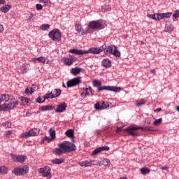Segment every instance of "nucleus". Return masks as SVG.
Returning a JSON list of instances; mask_svg holds the SVG:
<instances>
[{
    "label": "nucleus",
    "mask_w": 179,
    "mask_h": 179,
    "mask_svg": "<svg viewBox=\"0 0 179 179\" xmlns=\"http://www.w3.org/2000/svg\"><path fill=\"white\" fill-rule=\"evenodd\" d=\"M87 29L89 30H101V29H103V27L101 21L97 20L89 22Z\"/></svg>",
    "instance_id": "10"
},
{
    "label": "nucleus",
    "mask_w": 179,
    "mask_h": 179,
    "mask_svg": "<svg viewBox=\"0 0 179 179\" xmlns=\"http://www.w3.org/2000/svg\"><path fill=\"white\" fill-rule=\"evenodd\" d=\"M8 103H3L0 105V108H1V111H9V110H14L16 108L17 106H19V101L14 98L13 99H10Z\"/></svg>",
    "instance_id": "4"
},
{
    "label": "nucleus",
    "mask_w": 179,
    "mask_h": 179,
    "mask_svg": "<svg viewBox=\"0 0 179 179\" xmlns=\"http://www.w3.org/2000/svg\"><path fill=\"white\" fill-rule=\"evenodd\" d=\"M54 106H52V105H46L41 106L39 110L41 111H51V110H54Z\"/></svg>",
    "instance_id": "25"
},
{
    "label": "nucleus",
    "mask_w": 179,
    "mask_h": 179,
    "mask_svg": "<svg viewBox=\"0 0 179 179\" xmlns=\"http://www.w3.org/2000/svg\"><path fill=\"white\" fill-rule=\"evenodd\" d=\"M48 36L52 40V41H61L62 38V34H61V31L58 29L50 31Z\"/></svg>",
    "instance_id": "6"
},
{
    "label": "nucleus",
    "mask_w": 179,
    "mask_h": 179,
    "mask_svg": "<svg viewBox=\"0 0 179 179\" xmlns=\"http://www.w3.org/2000/svg\"><path fill=\"white\" fill-rule=\"evenodd\" d=\"M101 65L103 68H111V61L108 59H103L101 62Z\"/></svg>",
    "instance_id": "21"
},
{
    "label": "nucleus",
    "mask_w": 179,
    "mask_h": 179,
    "mask_svg": "<svg viewBox=\"0 0 179 179\" xmlns=\"http://www.w3.org/2000/svg\"><path fill=\"white\" fill-rule=\"evenodd\" d=\"M40 3H44L45 6H49L51 5V1L50 0H39Z\"/></svg>",
    "instance_id": "42"
},
{
    "label": "nucleus",
    "mask_w": 179,
    "mask_h": 179,
    "mask_svg": "<svg viewBox=\"0 0 179 179\" xmlns=\"http://www.w3.org/2000/svg\"><path fill=\"white\" fill-rule=\"evenodd\" d=\"M49 134H50V138H52V139H55V130L50 128L49 129Z\"/></svg>",
    "instance_id": "41"
},
{
    "label": "nucleus",
    "mask_w": 179,
    "mask_h": 179,
    "mask_svg": "<svg viewBox=\"0 0 179 179\" xmlns=\"http://www.w3.org/2000/svg\"><path fill=\"white\" fill-rule=\"evenodd\" d=\"M5 2V0H0V5H4Z\"/></svg>",
    "instance_id": "58"
},
{
    "label": "nucleus",
    "mask_w": 179,
    "mask_h": 179,
    "mask_svg": "<svg viewBox=\"0 0 179 179\" xmlns=\"http://www.w3.org/2000/svg\"><path fill=\"white\" fill-rule=\"evenodd\" d=\"M13 174H15V176H25V174H27L29 173V166H24L22 167H17L15 168L13 171Z\"/></svg>",
    "instance_id": "8"
},
{
    "label": "nucleus",
    "mask_w": 179,
    "mask_h": 179,
    "mask_svg": "<svg viewBox=\"0 0 179 179\" xmlns=\"http://www.w3.org/2000/svg\"><path fill=\"white\" fill-rule=\"evenodd\" d=\"M160 111H162V108H157V109L154 110L155 113H159Z\"/></svg>",
    "instance_id": "56"
},
{
    "label": "nucleus",
    "mask_w": 179,
    "mask_h": 179,
    "mask_svg": "<svg viewBox=\"0 0 179 179\" xmlns=\"http://www.w3.org/2000/svg\"><path fill=\"white\" fill-rule=\"evenodd\" d=\"M64 162H65L64 158L55 159L52 160V163H53V164H62V163H64Z\"/></svg>",
    "instance_id": "33"
},
{
    "label": "nucleus",
    "mask_w": 179,
    "mask_h": 179,
    "mask_svg": "<svg viewBox=\"0 0 179 179\" xmlns=\"http://www.w3.org/2000/svg\"><path fill=\"white\" fill-rule=\"evenodd\" d=\"M140 171L141 174L145 175V174H149L150 173V169H149L147 167L141 168L140 169Z\"/></svg>",
    "instance_id": "34"
},
{
    "label": "nucleus",
    "mask_w": 179,
    "mask_h": 179,
    "mask_svg": "<svg viewBox=\"0 0 179 179\" xmlns=\"http://www.w3.org/2000/svg\"><path fill=\"white\" fill-rule=\"evenodd\" d=\"M51 93L53 99H55V97H59V96H61V90L55 89L51 91Z\"/></svg>",
    "instance_id": "27"
},
{
    "label": "nucleus",
    "mask_w": 179,
    "mask_h": 179,
    "mask_svg": "<svg viewBox=\"0 0 179 179\" xmlns=\"http://www.w3.org/2000/svg\"><path fill=\"white\" fill-rule=\"evenodd\" d=\"M81 79H82V77H76L71 79L66 83L67 87H75V86H78V85H80L82 82Z\"/></svg>",
    "instance_id": "13"
},
{
    "label": "nucleus",
    "mask_w": 179,
    "mask_h": 179,
    "mask_svg": "<svg viewBox=\"0 0 179 179\" xmlns=\"http://www.w3.org/2000/svg\"><path fill=\"white\" fill-rule=\"evenodd\" d=\"M40 132V129H31L29 131L22 133L20 135V138H29L30 136H37V134Z\"/></svg>",
    "instance_id": "11"
},
{
    "label": "nucleus",
    "mask_w": 179,
    "mask_h": 179,
    "mask_svg": "<svg viewBox=\"0 0 179 179\" xmlns=\"http://www.w3.org/2000/svg\"><path fill=\"white\" fill-rule=\"evenodd\" d=\"M107 150H110V148L108 146L99 147L92 151V156H94V155H97V153H100L101 152H107Z\"/></svg>",
    "instance_id": "18"
},
{
    "label": "nucleus",
    "mask_w": 179,
    "mask_h": 179,
    "mask_svg": "<svg viewBox=\"0 0 179 179\" xmlns=\"http://www.w3.org/2000/svg\"><path fill=\"white\" fill-rule=\"evenodd\" d=\"M172 13H158V19L159 20H162V19H169L171 17Z\"/></svg>",
    "instance_id": "20"
},
{
    "label": "nucleus",
    "mask_w": 179,
    "mask_h": 179,
    "mask_svg": "<svg viewBox=\"0 0 179 179\" xmlns=\"http://www.w3.org/2000/svg\"><path fill=\"white\" fill-rule=\"evenodd\" d=\"M4 30H5V29L3 28V25L0 24V33H3Z\"/></svg>",
    "instance_id": "55"
},
{
    "label": "nucleus",
    "mask_w": 179,
    "mask_h": 179,
    "mask_svg": "<svg viewBox=\"0 0 179 179\" xmlns=\"http://www.w3.org/2000/svg\"><path fill=\"white\" fill-rule=\"evenodd\" d=\"M65 135L67 136L69 138H73V130L69 129L65 132Z\"/></svg>",
    "instance_id": "36"
},
{
    "label": "nucleus",
    "mask_w": 179,
    "mask_h": 179,
    "mask_svg": "<svg viewBox=\"0 0 179 179\" xmlns=\"http://www.w3.org/2000/svg\"><path fill=\"white\" fill-rule=\"evenodd\" d=\"M163 121L162 118H159L156 120L155 121L153 122V124L154 125H159L160 124H162V122Z\"/></svg>",
    "instance_id": "46"
},
{
    "label": "nucleus",
    "mask_w": 179,
    "mask_h": 179,
    "mask_svg": "<svg viewBox=\"0 0 179 179\" xmlns=\"http://www.w3.org/2000/svg\"><path fill=\"white\" fill-rule=\"evenodd\" d=\"M138 129H141V131H153L149 127H145L143 128L142 127H138L136 124H132L129 127L124 129V131L127 132V134H129V135H130L131 136L136 137L140 136L138 133L136 132V131H138Z\"/></svg>",
    "instance_id": "3"
},
{
    "label": "nucleus",
    "mask_w": 179,
    "mask_h": 179,
    "mask_svg": "<svg viewBox=\"0 0 179 179\" xmlns=\"http://www.w3.org/2000/svg\"><path fill=\"white\" fill-rule=\"evenodd\" d=\"M29 68H30V64H24L21 66L20 69L22 71V73L24 75L25 73H27V71L29 70Z\"/></svg>",
    "instance_id": "29"
},
{
    "label": "nucleus",
    "mask_w": 179,
    "mask_h": 179,
    "mask_svg": "<svg viewBox=\"0 0 179 179\" xmlns=\"http://www.w3.org/2000/svg\"><path fill=\"white\" fill-rule=\"evenodd\" d=\"M148 17L150 19H153V20H159V13H155L152 15H148Z\"/></svg>",
    "instance_id": "35"
},
{
    "label": "nucleus",
    "mask_w": 179,
    "mask_h": 179,
    "mask_svg": "<svg viewBox=\"0 0 179 179\" xmlns=\"http://www.w3.org/2000/svg\"><path fill=\"white\" fill-rule=\"evenodd\" d=\"M58 148L62 149L66 153V152H75L76 150V145L69 141H64L58 144Z\"/></svg>",
    "instance_id": "5"
},
{
    "label": "nucleus",
    "mask_w": 179,
    "mask_h": 179,
    "mask_svg": "<svg viewBox=\"0 0 179 179\" xmlns=\"http://www.w3.org/2000/svg\"><path fill=\"white\" fill-rule=\"evenodd\" d=\"M103 50H105L106 52H108V54H111L112 55H114V57H121V52L118 51V49H117V47L115 45L105 47Z\"/></svg>",
    "instance_id": "9"
},
{
    "label": "nucleus",
    "mask_w": 179,
    "mask_h": 179,
    "mask_svg": "<svg viewBox=\"0 0 179 179\" xmlns=\"http://www.w3.org/2000/svg\"><path fill=\"white\" fill-rule=\"evenodd\" d=\"M76 57L73 55H69L68 57H64L62 59V62L66 66H71V65H73L75 62H76Z\"/></svg>",
    "instance_id": "12"
},
{
    "label": "nucleus",
    "mask_w": 179,
    "mask_h": 179,
    "mask_svg": "<svg viewBox=\"0 0 179 179\" xmlns=\"http://www.w3.org/2000/svg\"><path fill=\"white\" fill-rule=\"evenodd\" d=\"M45 101V99H43L41 97H38L36 99V103H44Z\"/></svg>",
    "instance_id": "52"
},
{
    "label": "nucleus",
    "mask_w": 179,
    "mask_h": 179,
    "mask_svg": "<svg viewBox=\"0 0 179 179\" xmlns=\"http://www.w3.org/2000/svg\"><path fill=\"white\" fill-rule=\"evenodd\" d=\"M34 16V15L33 13H30L29 15L28 16V20L29 22H31L33 20H34V18H33V17Z\"/></svg>",
    "instance_id": "51"
},
{
    "label": "nucleus",
    "mask_w": 179,
    "mask_h": 179,
    "mask_svg": "<svg viewBox=\"0 0 179 179\" xmlns=\"http://www.w3.org/2000/svg\"><path fill=\"white\" fill-rule=\"evenodd\" d=\"M63 87H66V86H65V84H63Z\"/></svg>",
    "instance_id": "61"
},
{
    "label": "nucleus",
    "mask_w": 179,
    "mask_h": 179,
    "mask_svg": "<svg viewBox=\"0 0 179 179\" xmlns=\"http://www.w3.org/2000/svg\"><path fill=\"white\" fill-rule=\"evenodd\" d=\"M44 141H47L48 142H52V141H54V138H52V137H48L45 136L44 138Z\"/></svg>",
    "instance_id": "53"
},
{
    "label": "nucleus",
    "mask_w": 179,
    "mask_h": 179,
    "mask_svg": "<svg viewBox=\"0 0 179 179\" xmlns=\"http://www.w3.org/2000/svg\"><path fill=\"white\" fill-rule=\"evenodd\" d=\"M10 8H12V6L9 4L4 5L0 8V12H2L3 13H8V12L10 10Z\"/></svg>",
    "instance_id": "24"
},
{
    "label": "nucleus",
    "mask_w": 179,
    "mask_h": 179,
    "mask_svg": "<svg viewBox=\"0 0 179 179\" xmlns=\"http://www.w3.org/2000/svg\"><path fill=\"white\" fill-rule=\"evenodd\" d=\"M66 110V103L62 102L57 106L56 108H55V111L56 113H64Z\"/></svg>",
    "instance_id": "17"
},
{
    "label": "nucleus",
    "mask_w": 179,
    "mask_h": 179,
    "mask_svg": "<svg viewBox=\"0 0 179 179\" xmlns=\"http://www.w3.org/2000/svg\"><path fill=\"white\" fill-rule=\"evenodd\" d=\"M101 166H110V161L108 159H103L102 161H101Z\"/></svg>",
    "instance_id": "38"
},
{
    "label": "nucleus",
    "mask_w": 179,
    "mask_h": 179,
    "mask_svg": "<svg viewBox=\"0 0 179 179\" xmlns=\"http://www.w3.org/2000/svg\"><path fill=\"white\" fill-rule=\"evenodd\" d=\"M79 166L80 167H92V163L90 161H83L78 162Z\"/></svg>",
    "instance_id": "28"
},
{
    "label": "nucleus",
    "mask_w": 179,
    "mask_h": 179,
    "mask_svg": "<svg viewBox=\"0 0 179 179\" xmlns=\"http://www.w3.org/2000/svg\"><path fill=\"white\" fill-rule=\"evenodd\" d=\"M84 93L85 96H93V90H92V87H86Z\"/></svg>",
    "instance_id": "30"
},
{
    "label": "nucleus",
    "mask_w": 179,
    "mask_h": 179,
    "mask_svg": "<svg viewBox=\"0 0 179 179\" xmlns=\"http://www.w3.org/2000/svg\"><path fill=\"white\" fill-rule=\"evenodd\" d=\"M36 8L37 10H41V9H43V6L41 4H36Z\"/></svg>",
    "instance_id": "54"
},
{
    "label": "nucleus",
    "mask_w": 179,
    "mask_h": 179,
    "mask_svg": "<svg viewBox=\"0 0 179 179\" xmlns=\"http://www.w3.org/2000/svg\"><path fill=\"white\" fill-rule=\"evenodd\" d=\"M143 104H146V101L145 99H141V101H137L136 103V106L139 107L141 106H143Z\"/></svg>",
    "instance_id": "39"
},
{
    "label": "nucleus",
    "mask_w": 179,
    "mask_h": 179,
    "mask_svg": "<svg viewBox=\"0 0 179 179\" xmlns=\"http://www.w3.org/2000/svg\"><path fill=\"white\" fill-rule=\"evenodd\" d=\"M92 85L94 87H98L99 92H101V90H108L109 92H115V93H118L121 92V87H120L106 86V85L101 86V81L99 80H94L92 82Z\"/></svg>",
    "instance_id": "2"
},
{
    "label": "nucleus",
    "mask_w": 179,
    "mask_h": 179,
    "mask_svg": "<svg viewBox=\"0 0 179 179\" xmlns=\"http://www.w3.org/2000/svg\"><path fill=\"white\" fill-rule=\"evenodd\" d=\"M110 107L109 102H106L104 101H99L96 103L94 104V108L95 110H106Z\"/></svg>",
    "instance_id": "15"
},
{
    "label": "nucleus",
    "mask_w": 179,
    "mask_h": 179,
    "mask_svg": "<svg viewBox=\"0 0 179 179\" xmlns=\"http://www.w3.org/2000/svg\"><path fill=\"white\" fill-rule=\"evenodd\" d=\"M31 61L32 62H34V64H36L37 61L40 62V64H45L46 59L44 57H40L32 58Z\"/></svg>",
    "instance_id": "22"
},
{
    "label": "nucleus",
    "mask_w": 179,
    "mask_h": 179,
    "mask_svg": "<svg viewBox=\"0 0 179 179\" xmlns=\"http://www.w3.org/2000/svg\"><path fill=\"white\" fill-rule=\"evenodd\" d=\"M11 159H13V162H15V163H24V162L27 160V157L24 155H11Z\"/></svg>",
    "instance_id": "16"
},
{
    "label": "nucleus",
    "mask_w": 179,
    "mask_h": 179,
    "mask_svg": "<svg viewBox=\"0 0 179 179\" xmlns=\"http://www.w3.org/2000/svg\"><path fill=\"white\" fill-rule=\"evenodd\" d=\"M34 88L33 87H27L25 89L26 94H31V93H34Z\"/></svg>",
    "instance_id": "40"
},
{
    "label": "nucleus",
    "mask_w": 179,
    "mask_h": 179,
    "mask_svg": "<svg viewBox=\"0 0 179 179\" xmlns=\"http://www.w3.org/2000/svg\"><path fill=\"white\" fill-rule=\"evenodd\" d=\"M13 132L11 130H8L4 132L5 138H10V135H12Z\"/></svg>",
    "instance_id": "43"
},
{
    "label": "nucleus",
    "mask_w": 179,
    "mask_h": 179,
    "mask_svg": "<svg viewBox=\"0 0 179 179\" xmlns=\"http://www.w3.org/2000/svg\"><path fill=\"white\" fill-rule=\"evenodd\" d=\"M9 173V169L5 166H0V176H6Z\"/></svg>",
    "instance_id": "26"
},
{
    "label": "nucleus",
    "mask_w": 179,
    "mask_h": 179,
    "mask_svg": "<svg viewBox=\"0 0 179 179\" xmlns=\"http://www.w3.org/2000/svg\"><path fill=\"white\" fill-rule=\"evenodd\" d=\"M103 9H104L105 12H110L111 10V7L109 5H105L102 6Z\"/></svg>",
    "instance_id": "45"
},
{
    "label": "nucleus",
    "mask_w": 179,
    "mask_h": 179,
    "mask_svg": "<svg viewBox=\"0 0 179 179\" xmlns=\"http://www.w3.org/2000/svg\"><path fill=\"white\" fill-rule=\"evenodd\" d=\"M173 17H174V19H178L179 17V10H176L175 11V13L173 14Z\"/></svg>",
    "instance_id": "49"
},
{
    "label": "nucleus",
    "mask_w": 179,
    "mask_h": 179,
    "mask_svg": "<svg viewBox=\"0 0 179 179\" xmlns=\"http://www.w3.org/2000/svg\"><path fill=\"white\" fill-rule=\"evenodd\" d=\"M91 163V166H101V161H97V160H92L90 161Z\"/></svg>",
    "instance_id": "37"
},
{
    "label": "nucleus",
    "mask_w": 179,
    "mask_h": 179,
    "mask_svg": "<svg viewBox=\"0 0 179 179\" xmlns=\"http://www.w3.org/2000/svg\"><path fill=\"white\" fill-rule=\"evenodd\" d=\"M150 73H156V70L155 69L150 70Z\"/></svg>",
    "instance_id": "60"
},
{
    "label": "nucleus",
    "mask_w": 179,
    "mask_h": 179,
    "mask_svg": "<svg viewBox=\"0 0 179 179\" xmlns=\"http://www.w3.org/2000/svg\"><path fill=\"white\" fill-rule=\"evenodd\" d=\"M38 173L41 177H51V168L50 166H45L38 169Z\"/></svg>",
    "instance_id": "14"
},
{
    "label": "nucleus",
    "mask_w": 179,
    "mask_h": 179,
    "mask_svg": "<svg viewBox=\"0 0 179 179\" xmlns=\"http://www.w3.org/2000/svg\"><path fill=\"white\" fill-rule=\"evenodd\" d=\"M168 167L167 166H163L161 168V170H168Z\"/></svg>",
    "instance_id": "59"
},
{
    "label": "nucleus",
    "mask_w": 179,
    "mask_h": 179,
    "mask_svg": "<svg viewBox=\"0 0 179 179\" xmlns=\"http://www.w3.org/2000/svg\"><path fill=\"white\" fill-rule=\"evenodd\" d=\"M82 71L83 69L79 67L72 68L71 69V74L73 75L74 76H76L77 75H79V73H80Z\"/></svg>",
    "instance_id": "23"
},
{
    "label": "nucleus",
    "mask_w": 179,
    "mask_h": 179,
    "mask_svg": "<svg viewBox=\"0 0 179 179\" xmlns=\"http://www.w3.org/2000/svg\"><path fill=\"white\" fill-rule=\"evenodd\" d=\"M2 125L5 127V128H10V127H12V124L9 122H6L4 123H2Z\"/></svg>",
    "instance_id": "48"
},
{
    "label": "nucleus",
    "mask_w": 179,
    "mask_h": 179,
    "mask_svg": "<svg viewBox=\"0 0 179 179\" xmlns=\"http://www.w3.org/2000/svg\"><path fill=\"white\" fill-rule=\"evenodd\" d=\"M41 30H48L50 29V24H43L41 27Z\"/></svg>",
    "instance_id": "44"
},
{
    "label": "nucleus",
    "mask_w": 179,
    "mask_h": 179,
    "mask_svg": "<svg viewBox=\"0 0 179 179\" xmlns=\"http://www.w3.org/2000/svg\"><path fill=\"white\" fill-rule=\"evenodd\" d=\"M53 152H54V154L57 155V156H61L62 153H65V152L62 150V148H60L59 147V148H55Z\"/></svg>",
    "instance_id": "32"
},
{
    "label": "nucleus",
    "mask_w": 179,
    "mask_h": 179,
    "mask_svg": "<svg viewBox=\"0 0 179 179\" xmlns=\"http://www.w3.org/2000/svg\"><path fill=\"white\" fill-rule=\"evenodd\" d=\"M21 101H22V104H25V103L27 104V103H29V99H27L26 97H22Z\"/></svg>",
    "instance_id": "50"
},
{
    "label": "nucleus",
    "mask_w": 179,
    "mask_h": 179,
    "mask_svg": "<svg viewBox=\"0 0 179 179\" xmlns=\"http://www.w3.org/2000/svg\"><path fill=\"white\" fill-rule=\"evenodd\" d=\"M75 30L77 32L76 34V36H85L86 34H89V33H92V30L87 29L86 31L83 29V26H82V24L80 23H76L75 24Z\"/></svg>",
    "instance_id": "7"
},
{
    "label": "nucleus",
    "mask_w": 179,
    "mask_h": 179,
    "mask_svg": "<svg viewBox=\"0 0 179 179\" xmlns=\"http://www.w3.org/2000/svg\"><path fill=\"white\" fill-rule=\"evenodd\" d=\"M43 99L45 100L46 99H53L52 94L50 92V94H45L43 96Z\"/></svg>",
    "instance_id": "47"
},
{
    "label": "nucleus",
    "mask_w": 179,
    "mask_h": 179,
    "mask_svg": "<svg viewBox=\"0 0 179 179\" xmlns=\"http://www.w3.org/2000/svg\"><path fill=\"white\" fill-rule=\"evenodd\" d=\"M10 100H13V96L12 95L3 94L0 96V103H2V101H9Z\"/></svg>",
    "instance_id": "19"
},
{
    "label": "nucleus",
    "mask_w": 179,
    "mask_h": 179,
    "mask_svg": "<svg viewBox=\"0 0 179 179\" xmlns=\"http://www.w3.org/2000/svg\"><path fill=\"white\" fill-rule=\"evenodd\" d=\"M174 27H173V25L171 24H166L165 25V31L168 32V33H171V31H173Z\"/></svg>",
    "instance_id": "31"
},
{
    "label": "nucleus",
    "mask_w": 179,
    "mask_h": 179,
    "mask_svg": "<svg viewBox=\"0 0 179 179\" xmlns=\"http://www.w3.org/2000/svg\"><path fill=\"white\" fill-rule=\"evenodd\" d=\"M121 129H122V127H117L116 130V133L118 134L121 132Z\"/></svg>",
    "instance_id": "57"
},
{
    "label": "nucleus",
    "mask_w": 179,
    "mask_h": 179,
    "mask_svg": "<svg viewBox=\"0 0 179 179\" xmlns=\"http://www.w3.org/2000/svg\"><path fill=\"white\" fill-rule=\"evenodd\" d=\"M104 51V46L100 48H91L87 50H82L78 49H71L69 50L70 54H75L76 55H84V54H94V55L100 54Z\"/></svg>",
    "instance_id": "1"
}]
</instances>
